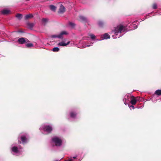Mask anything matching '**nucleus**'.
<instances>
[{
  "label": "nucleus",
  "mask_w": 161,
  "mask_h": 161,
  "mask_svg": "<svg viewBox=\"0 0 161 161\" xmlns=\"http://www.w3.org/2000/svg\"><path fill=\"white\" fill-rule=\"evenodd\" d=\"M157 8V5L156 4V3H154L153 5V9H156Z\"/></svg>",
  "instance_id": "obj_28"
},
{
  "label": "nucleus",
  "mask_w": 161,
  "mask_h": 161,
  "mask_svg": "<svg viewBox=\"0 0 161 161\" xmlns=\"http://www.w3.org/2000/svg\"><path fill=\"white\" fill-rule=\"evenodd\" d=\"M65 11V8L61 4L60 7L58 11V13L59 14H63Z\"/></svg>",
  "instance_id": "obj_10"
},
{
  "label": "nucleus",
  "mask_w": 161,
  "mask_h": 161,
  "mask_svg": "<svg viewBox=\"0 0 161 161\" xmlns=\"http://www.w3.org/2000/svg\"><path fill=\"white\" fill-rule=\"evenodd\" d=\"M64 161H68V160H65Z\"/></svg>",
  "instance_id": "obj_36"
},
{
  "label": "nucleus",
  "mask_w": 161,
  "mask_h": 161,
  "mask_svg": "<svg viewBox=\"0 0 161 161\" xmlns=\"http://www.w3.org/2000/svg\"><path fill=\"white\" fill-rule=\"evenodd\" d=\"M76 113L74 112H71L70 113V116L71 118H75L76 117Z\"/></svg>",
  "instance_id": "obj_18"
},
{
  "label": "nucleus",
  "mask_w": 161,
  "mask_h": 161,
  "mask_svg": "<svg viewBox=\"0 0 161 161\" xmlns=\"http://www.w3.org/2000/svg\"><path fill=\"white\" fill-rule=\"evenodd\" d=\"M52 141L53 144L57 147L61 146L63 143L62 139L59 137L55 136L53 137L52 139Z\"/></svg>",
  "instance_id": "obj_3"
},
{
  "label": "nucleus",
  "mask_w": 161,
  "mask_h": 161,
  "mask_svg": "<svg viewBox=\"0 0 161 161\" xmlns=\"http://www.w3.org/2000/svg\"><path fill=\"white\" fill-rule=\"evenodd\" d=\"M66 40V39H64V40H63V41L59 43L58 44V45H57L58 46H60L64 47V46H65L68 45V44H69L70 42V41H69L67 43H65V42Z\"/></svg>",
  "instance_id": "obj_8"
},
{
  "label": "nucleus",
  "mask_w": 161,
  "mask_h": 161,
  "mask_svg": "<svg viewBox=\"0 0 161 161\" xmlns=\"http://www.w3.org/2000/svg\"><path fill=\"white\" fill-rule=\"evenodd\" d=\"M26 46L29 48L33 47V45L32 43H28L26 45Z\"/></svg>",
  "instance_id": "obj_22"
},
{
  "label": "nucleus",
  "mask_w": 161,
  "mask_h": 161,
  "mask_svg": "<svg viewBox=\"0 0 161 161\" xmlns=\"http://www.w3.org/2000/svg\"><path fill=\"white\" fill-rule=\"evenodd\" d=\"M27 137V135L26 134H24V135H20L18 138L19 143H21V142L20 141H19V139L21 140L23 144H25L28 141Z\"/></svg>",
  "instance_id": "obj_5"
},
{
  "label": "nucleus",
  "mask_w": 161,
  "mask_h": 161,
  "mask_svg": "<svg viewBox=\"0 0 161 161\" xmlns=\"http://www.w3.org/2000/svg\"><path fill=\"white\" fill-rule=\"evenodd\" d=\"M27 25L28 28L32 29L34 25V24L33 23H27Z\"/></svg>",
  "instance_id": "obj_17"
},
{
  "label": "nucleus",
  "mask_w": 161,
  "mask_h": 161,
  "mask_svg": "<svg viewBox=\"0 0 161 161\" xmlns=\"http://www.w3.org/2000/svg\"><path fill=\"white\" fill-rule=\"evenodd\" d=\"M98 24L100 26H102L103 25V23L102 21H100L98 22Z\"/></svg>",
  "instance_id": "obj_26"
},
{
  "label": "nucleus",
  "mask_w": 161,
  "mask_h": 161,
  "mask_svg": "<svg viewBox=\"0 0 161 161\" xmlns=\"http://www.w3.org/2000/svg\"><path fill=\"white\" fill-rule=\"evenodd\" d=\"M137 101V99H135L133 97V98H131L130 100V103L132 105H135Z\"/></svg>",
  "instance_id": "obj_11"
},
{
  "label": "nucleus",
  "mask_w": 161,
  "mask_h": 161,
  "mask_svg": "<svg viewBox=\"0 0 161 161\" xmlns=\"http://www.w3.org/2000/svg\"><path fill=\"white\" fill-rule=\"evenodd\" d=\"M154 96H153L152 97V98L151 99L152 100V101L153 102H154Z\"/></svg>",
  "instance_id": "obj_31"
},
{
  "label": "nucleus",
  "mask_w": 161,
  "mask_h": 161,
  "mask_svg": "<svg viewBox=\"0 0 161 161\" xmlns=\"http://www.w3.org/2000/svg\"><path fill=\"white\" fill-rule=\"evenodd\" d=\"M69 25L72 27H73L75 26V24L72 22H69Z\"/></svg>",
  "instance_id": "obj_27"
},
{
  "label": "nucleus",
  "mask_w": 161,
  "mask_h": 161,
  "mask_svg": "<svg viewBox=\"0 0 161 161\" xmlns=\"http://www.w3.org/2000/svg\"><path fill=\"white\" fill-rule=\"evenodd\" d=\"M129 107L130 109H131V108L132 109L135 108L134 107L133 105H129Z\"/></svg>",
  "instance_id": "obj_30"
},
{
  "label": "nucleus",
  "mask_w": 161,
  "mask_h": 161,
  "mask_svg": "<svg viewBox=\"0 0 161 161\" xmlns=\"http://www.w3.org/2000/svg\"><path fill=\"white\" fill-rule=\"evenodd\" d=\"M89 36L92 40L94 39L95 38V36L93 34H90Z\"/></svg>",
  "instance_id": "obj_25"
},
{
  "label": "nucleus",
  "mask_w": 161,
  "mask_h": 161,
  "mask_svg": "<svg viewBox=\"0 0 161 161\" xmlns=\"http://www.w3.org/2000/svg\"><path fill=\"white\" fill-rule=\"evenodd\" d=\"M59 50V48L58 47H54L53 49V51L54 52H58Z\"/></svg>",
  "instance_id": "obj_23"
},
{
  "label": "nucleus",
  "mask_w": 161,
  "mask_h": 161,
  "mask_svg": "<svg viewBox=\"0 0 161 161\" xmlns=\"http://www.w3.org/2000/svg\"><path fill=\"white\" fill-rule=\"evenodd\" d=\"M49 7L50 9L53 11H55L56 9V7L53 5H50Z\"/></svg>",
  "instance_id": "obj_19"
},
{
  "label": "nucleus",
  "mask_w": 161,
  "mask_h": 161,
  "mask_svg": "<svg viewBox=\"0 0 161 161\" xmlns=\"http://www.w3.org/2000/svg\"><path fill=\"white\" fill-rule=\"evenodd\" d=\"M133 96H131L130 94H128L125 96L123 101L125 104H128L131 98H133Z\"/></svg>",
  "instance_id": "obj_6"
},
{
  "label": "nucleus",
  "mask_w": 161,
  "mask_h": 161,
  "mask_svg": "<svg viewBox=\"0 0 161 161\" xmlns=\"http://www.w3.org/2000/svg\"><path fill=\"white\" fill-rule=\"evenodd\" d=\"M136 23V22H135L132 25H133V27H134V29H136L137 28V26L135 25H136L135 23Z\"/></svg>",
  "instance_id": "obj_29"
},
{
  "label": "nucleus",
  "mask_w": 161,
  "mask_h": 161,
  "mask_svg": "<svg viewBox=\"0 0 161 161\" xmlns=\"http://www.w3.org/2000/svg\"><path fill=\"white\" fill-rule=\"evenodd\" d=\"M73 158V159H75L76 158H77V156H74V157H72Z\"/></svg>",
  "instance_id": "obj_33"
},
{
  "label": "nucleus",
  "mask_w": 161,
  "mask_h": 161,
  "mask_svg": "<svg viewBox=\"0 0 161 161\" xmlns=\"http://www.w3.org/2000/svg\"><path fill=\"white\" fill-rule=\"evenodd\" d=\"M48 20L47 18H43L42 21V23H45L48 21Z\"/></svg>",
  "instance_id": "obj_24"
},
{
  "label": "nucleus",
  "mask_w": 161,
  "mask_h": 161,
  "mask_svg": "<svg viewBox=\"0 0 161 161\" xmlns=\"http://www.w3.org/2000/svg\"><path fill=\"white\" fill-rule=\"evenodd\" d=\"M68 33L65 31H61L58 35H55L51 36V37L53 38H62L63 37V35H67Z\"/></svg>",
  "instance_id": "obj_7"
},
{
  "label": "nucleus",
  "mask_w": 161,
  "mask_h": 161,
  "mask_svg": "<svg viewBox=\"0 0 161 161\" xmlns=\"http://www.w3.org/2000/svg\"><path fill=\"white\" fill-rule=\"evenodd\" d=\"M55 161H60V160H56Z\"/></svg>",
  "instance_id": "obj_35"
},
{
  "label": "nucleus",
  "mask_w": 161,
  "mask_h": 161,
  "mask_svg": "<svg viewBox=\"0 0 161 161\" xmlns=\"http://www.w3.org/2000/svg\"><path fill=\"white\" fill-rule=\"evenodd\" d=\"M69 159L68 160H68V161H72L71 159H69Z\"/></svg>",
  "instance_id": "obj_34"
},
{
  "label": "nucleus",
  "mask_w": 161,
  "mask_h": 161,
  "mask_svg": "<svg viewBox=\"0 0 161 161\" xmlns=\"http://www.w3.org/2000/svg\"><path fill=\"white\" fill-rule=\"evenodd\" d=\"M11 150L12 153L14 155H19L22 152V147L17 144L12 145Z\"/></svg>",
  "instance_id": "obj_2"
},
{
  "label": "nucleus",
  "mask_w": 161,
  "mask_h": 161,
  "mask_svg": "<svg viewBox=\"0 0 161 161\" xmlns=\"http://www.w3.org/2000/svg\"><path fill=\"white\" fill-rule=\"evenodd\" d=\"M16 16L18 19H20L22 18V15L21 14H18L16 15Z\"/></svg>",
  "instance_id": "obj_21"
},
{
  "label": "nucleus",
  "mask_w": 161,
  "mask_h": 161,
  "mask_svg": "<svg viewBox=\"0 0 161 161\" xmlns=\"http://www.w3.org/2000/svg\"><path fill=\"white\" fill-rule=\"evenodd\" d=\"M158 95H161V90H157L155 92Z\"/></svg>",
  "instance_id": "obj_20"
},
{
  "label": "nucleus",
  "mask_w": 161,
  "mask_h": 161,
  "mask_svg": "<svg viewBox=\"0 0 161 161\" xmlns=\"http://www.w3.org/2000/svg\"><path fill=\"white\" fill-rule=\"evenodd\" d=\"M93 44V43L91 42L90 44H88L87 43H84L83 46L81 47V48H84L86 47H89L90 46H92Z\"/></svg>",
  "instance_id": "obj_12"
},
{
  "label": "nucleus",
  "mask_w": 161,
  "mask_h": 161,
  "mask_svg": "<svg viewBox=\"0 0 161 161\" xmlns=\"http://www.w3.org/2000/svg\"><path fill=\"white\" fill-rule=\"evenodd\" d=\"M80 20L83 22H86L87 21L86 18L82 16H80L79 17Z\"/></svg>",
  "instance_id": "obj_16"
},
{
  "label": "nucleus",
  "mask_w": 161,
  "mask_h": 161,
  "mask_svg": "<svg viewBox=\"0 0 161 161\" xmlns=\"http://www.w3.org/2000/svg\"><path fill=\"white\" fill-rule=\"evenodd\" d=\"M33 17V15L31 14H29L26 15L25 17V19L26 20L31 18Z\"/></svg>",
  "instance_id": "obj_15"
},
{
  "label": "nucleus",
  "mask_w": 161,
  "mask_h": 161,
  "mask_svg": "<svg viewBox=\"0 0 161 161\" xmlns=\"http://www.w3.org/2000/svg\"><path fill=\"white\" fill-rule=\"evenodd\" d=\"M69 159H72V161H74V159H73V158L72 157L70 158H69Z\"/></svg>",
  "instance_id": "obj_32"
},
{
  "label": "nucleus",
  "mask_w": 161,
  "mask_h": 161,
  "mask_svg": "<svg viewBox=\"0 0 161 161\" xmlns=\"http://www.w3.org/2000/svg\"><path fill=\"white\" fill-rule=\"evenodd\" d=\"M40 130H43L44 132L47 133H50L52 130V125H50L48 124L42 125L40 128Z\"/></svg>",
  "instance_id": "obj_4"
},
{
  "label": "nucleus",
  "mask_w": 161,
  "mask_h": 161,
  "mask_svg": "<svg viewBox=\"0 0 161 161\" xmlns=\"http://www.w3.org/2000/svg\"><path fill=\"white\" fill-rule=\"evenodd\" d=\"M127 31L126 26L122 25H119L115 28L114 30L113 31L114 35H113L112 37L114 39L119 38Z\"/></svg>",
  "instance_id": "obj_1"
},
{
  "label": "nucleus",
  "mask_w": 161,
  "mask_h": 161,
  "mask_svg": "<svg viewBox=\"0 0 161 161\" xmlns=\"http://www.w3.org/2000/svg\"><path fill=\"white\" fill-rule=\"evenodd\" d=\"M110 36L108 33H105L103 35V39H107L110 38Z\"/></svg>",
  "instance_id": "obj_14"
},
{
  "label": "nucleus",
  "mask_w": 161,
  "mask_h": 161,
  "mask_svg": "<svg viewBox=\"0 0 161 161\" xmlns=\"http://www.w3.org/2000/svg\"><path fill=\"white\" fill-rule=\"evenodd\" d=\"M28 40L27 39L23 37L19 38L18 40V43L20 44H23L25 42H28Z\"/></svg>",
  "instance_id": "obj_9"
},
{
  "label": "nucleus",
  "mask_w": 161,
  "mask_h": 161,
  "mask_svg": "<svg viewBox=\"0 0 161 161\" xmlns=\"http://www.w3.org/2000/svg\"><path fill=\"white\" fill-rule=\"evenodd\" d=\"M10 11L8 9H4L2 11V13L3 14H7L10 13Z\"/></svg>",
  "instance_id": "obj_13"
}]
</instances>
